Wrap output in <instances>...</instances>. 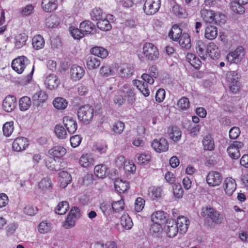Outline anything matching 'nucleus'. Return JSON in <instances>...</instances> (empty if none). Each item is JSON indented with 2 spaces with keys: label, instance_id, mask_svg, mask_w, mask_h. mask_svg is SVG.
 I'll return each mask as SVG.
<instances>
[{
  "label": "nucleus",
  "instance_id": "obj_16",
  "mask_svg": "<svg viewBox=\"0 0 248 248\" xmlns=\"http://www.w3.org/2000/svg\"><path fill=\"white\" fill-rule=\"evenodd\" d=\"M176 223L178 229H179V233L184 234L187 230L189 224V220L184 216H180L177 218Z\"/></svg>",
  "mask_w": 248,
  "mask_h": 248
},
{
  "label": "nucleus",
  "instance_id": "obj_35",
  "mask_svg": "<svg viewBox=\"0 0 248 248\" xmlns=\"http://www.w3.org/2000/svg\"><path fill=\"white\" fill-rule=\"evenodd\" d=\"M162 190L160 187H151L148 189V195L153 200H157L161 197Z\"/></svg>",
  "mask_w": 248,
  "mask_h": 248
},
{
  "label": "nucleus",
  "instance_id": "obj_43",
  "mask_svg": "<svg viewBox=\"0 0 248 248\" xmlns=\"http://www.w3.org/2000/svg\"><path fill=\"white\" fill-rule=\"evenodd\" d=\"M244 56V50L242 46L237 47L234 52L229 54V56L232 58V60L234 61V62H237V61L241 60Z\"/></svg>",
  "mask_w": 248,
  "mask_h": 248
},
{
  "label": "nucleus",
  "instance_id": "obj_40",
  "mask_svg": "<svg viewBox=\"0 0 248 248\" xmlns=\"http://www.w3.org/2000/svg\"><path fill=\"white\" fill-rule=\"evenodd\" d=\"M38 188L42 191H45L47 190H50L52 187V184L49 178H43L38 184Z\"/></svg>",
  "mask_w": 248,
  "mask_h": 248
},
{
  "label": "nucleus",
  "instance_id": "obj_64",
  "mask_svg": "<svg viewBox=\"0 0 248 248\" xmlns=\"http://www.w3.org/2000/svg\"><path fill=\"white\" fill-rule=\"evenodd\" d=\"M124 203L122 200H120L117 202H114L111 203V207L113 210L116 212H118L120 211L124 210Z\"/></svg>",
  "mask_w": 248,
  "mask_h": 248
},
{
  "label": "nucleus",
  "instance_id": "obj_44",
  "mask_svg": "<svg viewBox=\"0 0 248 248\" xmlns=\"http://www.w3.org/2000/svg\"><path fill=\"white\" fill-rule=\"evenodd\" d=\"M121 224L125 230H130L133 226L132 220L128 215H124L121 217Z\"/></svg>",
  "mask_w": 248,
  "mask_h": 248
},
{
  "label": "nucleus",
  "instance_id": "obj_8",
  "mask_svg": "<svg viewBox=\"0 0 248 248\" xmlns=\"http://www.w3.org/2000/svg\"><path fill=\"white\" fill-rule=\"evenodd\" d=\"M114 72V75H118L120 77H128L133 74V70L125 64L120 65L115 64Z\"/></svg>",
  "mask_w": 248,
  "mask_h": 248
},
{
  "label": "nucleus",
  "instance_id": "obj_38",
  "mask_svg": "<svg viewBox=\"0 0 248 248\" xmlns=\"http://www.w3.org/2000/svg\"><path fill=\"white\" fill-rule=\"evenodd\" d=\"M147 83H144L142 81L136 80L135 84H136L137 88L140 92V93L145 97L148 96L150 94V91L148 89Z\"/></svg>",
  "mask_w": 248,
  "mask_h": 248
},
{
  "label": "nucleus",
  "instance_id": "obj_4",
  "mask_svg": "<svg viewBox=\"0 0 248 248\" xmlns=\"http://www.w3.org/2000/svg\"><path fill=\"white\" fill-rule=\"evenodd\" d=\"M30 63L29 60L25 56H20L14 59L11 63L13 69L18 74H21L26 66Z\"/></svg>",
  "mask_w": 248,
  "mask_h": 248
},
{
  "label": "nucleus",
  "instance_id": "obj_49",
  "mask_svg": "<svg viewBox=\"0 0 248 248\" xmlns=\"http://www.w3.org/2000/svg\"><path fill=\"white\" fill-rule=\"evenodd\" d=\"M54 107L58 109H63L67 106L66 100L62 97L56 98L53 102Z\"/></svg>",
  "mask_w": 248,
  "mask_h": 248
},
{
  "label": "nucleus",
  "instance_id": "obj_54",
  "mask_svg": "<svg viewBox=\"0 0 248 248\" xmlns=\"http://www.w3.org/2000/svg\"><path fill=\"white\" fill-rule=\"evenodd\" d=\"M137 156V162L140 164H147L151 159V155L148 154H138L136 155Z\"/></svg>",
  "mask_w": 248,
  "mask_h": 248
},
{
  "label": "nucleus",
  "instance_id": "obj_7",
  "mask_svg": "<svg viewBox=\"0 0 248 248\" xmlns=\"http://www.w3.org/2000/svg\"><path fill=\"white\" fill-rule=\"evenodd\" d=\"M151 146L156 153H160L167 151L169 145L167 139L161 138L154 139L152 142Z\"/></svg>",
  "mask_w": 248,
  "mask_h": 248
},
{
  "label": "nucleus",
  "instance_id": "obj_11",
  "mask_svg": "<svg viewBox=\"0 0 248 248\" xmlns=\"http://www.w3.org/2000/svg\"><path fill=\"white\" fill-rule=\"evenodd\" d=\"M201 14L205 22L209 23H217L218 19L217 15H216L213 11L203 9L201 11Z\"/></svg>",
  "mask_w": 248,
  "mask_h": 248
},
{
  "label": "nucleus",
  "instance_id": "obj_1",
  "mask_svg": "<svg viewBox=\"0 0 248 248\" xmlns=\"http://www.w3.org/2000/svg\"><path fill=\"white\" fill-rule=\"evenodd\" d=\"M201 216L205 219H210L216 224H221L224 220L223 215L210 206H203L202 208Z\"/></svg>",
  "mask_w": 248,
  "mask_h": 248
},
{
  "label": "nucleus",
  "instance_id": "obj_37",
  "mask_svg": "<svg viewBox=\"0 0 248 248\" xmlns=\"http://www.w3.org/2000/svg\"><path fill=\"white\" fill-rule=\"evenodd\" d=\"M245 5H242L239 1L234 0L230 3V8L232 11L237 14H242L245 12Z\"/></svg>",
  "mask_w": 248,
  "mask_h": 248
},
{
  "label": "nucleus",
  "instance_id": "obj_13",
  "mask_svg": "<svg viewBox=\"0 0 248 248\" xmlns=\"http://www.w3.org/2000/svg\"><path fill=\"white\" fill-rule=\"evenodd\" d=\"M223 186L226 194L231 196L236 188V183L233 179L228 177L225 179Z\"/></svg>",
  "mask_w": 248,
  "mask_h": 248
},
{
  "label": "nucleus",
  "instance_id": "obj_10",
  "mask_svg": "<svg viewBox=\"0 0 248 248\" xmlns=\"http://www.w3.org/2000/svg\"><path fill=\"white\" fill-rule=\"evenodd\" d=\"M222 180L220 173L217 171H211L208 173L206 177V181L210 186H219Z\"/></svg>",
  "mask_w": 248,
  "mask_h": 248
},
{
  "label": "nucleus",
  "instance_id": "obj_47",
  "mask_svg": "<svg viewBox=\"0 0 248 248\" xmlns=\"http://www.w3.org/2000/svg\"><path fill=\"white\" fill-rule=\"evenodd\" d=\"M182 136V132L177 126H172L170 133V138L173 141L176 142L180 140Z\"/></svg>",
  "mask_w": 248,
  "mask_h": 248
},
{
  "label": "nucleus",
  "instance_id": "obj_55",
  "mask_svg": "<svg viewBox=\"0 0 248 248\" xmlns=\"http://www.w3.org/2000/svg\"><path fill=\"white\" fill-rule=\"evenodd\" d=\"M69 31L72 36L75 39H80L84 35L83 32L81 31V28L78 29L71 26L69 27Z\"/></svg>",
  "mask_w": 248,
  "mask_h": 248
},
{
  "label": "nucleus",
  "instance_id": "obj_19",
  "mask_svg": "<svg viewBox=\"0 0 248 248\" xmlns=\"http://www.w3.org/2000/svg\"><path fill=\"white\" fill-rule=\"evenodd\" d=\"M41 6L46 12H53L57 8V0H42Z\"/></svg>",
  "mask_w": 248,
  "mask_h": 248
},
{
  "label": "nucleus",
  "instance_id": "obj_32",
  "mask_svg": "<svg viewBox=\"0 0 248 248\" xmlns=\"http://www.w3.org/2000/svg\"><path fill=\"white\" fill-rule=\"evenodd\" d=\"M32 45L33 48L36 50L43 48L45 46L44 38L40 34L35 35L32 39Z\"/></svg>",
  "mask_w": 248,
  "mask_h": 248
},
{
  "label": "nucleus",
  "instance_id": "obj_51",
  "mask_svg": "<svg viewBox=\"0 0 248 248\" xmlns=\"http://www.w3.org/2000/svg\"><path fill=\"white\" fill-rule=\"evenodd\" d=\"M54 132L57 137L61 139H65L67 136V132L63 126L57 124L55 126Z\"/></svg>",
  "mask_w": 248,
  "mask_h": 248
},
{
  "label": "nucleus",
  "instance_id": "obj_58",
  "mask_svg": "<svg viewBox=\"0 0 248 248\" xmlns=\"http://www.w3.org/2000/svg\"><path fill=\"white\" fill-rule=\"evenodd\" d=\"M79 162L82 167L86 168L93 164V160L88 155H84L80 158Z\"/></svg>",
  "mask_w": 248,
  "mask_h": 248
},
{
  "label": "nucleus",
  "instance_id": "obj_61",
  "mask_svg": "<svg viewBox=\"0 0 248 248\" xmlns=\"http://www.w3.org/2000/svg\"><path fill=\"white\" fill-rule=\"evenodd\" d=\"M173 192L177 198H182L183 195V190L180 184H175L172 186Z\"/></svg>",
  "mask_w": 248,
  "mask_h": 248
},
{
  "label": "nucleus",
  "instance_id": "obj_46",
  "mask_svg": "<svg viewBox=\"0 0 248 248\" xmlns=\"http://www.w3.org/2000/svg\"><path fill=\"white\" fill-rule=\"evenodd\" d=\"M114 186L115 190L119 193H124L128 189V183L122 180L116 181Z\"/></svg>",
  "mask_w": 248,
  "mask_h": 248
},
{
  "label": "nucleus",
  "instance_id": "obj_9",
  "mask_svg": "<svg viewBox=\"0 0 248 248\" xmlns=\"http://www.w3.org/2000/svg\"><path fill=\"white\" fill-rule=\"evenodd\" d=\"M158 76V71L155 65L151 66L148 70V74H143L141 76V78L145 82L150 85L154 83V78H156Z\"/></svg>",
  "mask_w": 248,
  "mask_h": 248
},
{
  "label": "nucleus",
  "instance_id": "obj_41",
  "mask_svg": "<svg viewBox=\"0 0 248 248\" xmlns=\"http://www.w3.org/2000/svg\"><path fill=\"white\" fill-rule=\"evenodd\" d=\"M31 104V101L30 98L26 96L22 97L19 100V107L21 111L28 110Z\"/></svg>",
  "mask_w": 248,
  "mask_h": 248
},
{
  "label": "nucleus",
  "instance_id": "obj_57",
  "mask_svg": "<svg viewBox=\"0 0 248 248\" xmlns=\"http://www.w3.org/2000/svg\"><path fill=\"white\" fill-rule=\"evenodd\" d=\"M229 156L232 159H237L240 156V153L239 150L232 146H229L227 149Z\"/></svg>",
  "mask_w": 248,
  "mask_h": 248
},
{
  "label": "nucleus",
  "instance_id": "obj_15",
  "mask_svg": "<svg viewBox=\"0 0 248 248\" xmlns=\"http://www.w3.org/2000/svg\"><path fill=\"white\" fill-rule=\"evenodd\" d=\"M60 83V80L54 74H50L47 76L45 80L46 86L50 90L57 88Z\"/></svg>",
  "mask_w": 248,
  "mask_h": 248
},
{
  "label": "nucleus",
  "instance_id": "obj_24",
  "mask_svg": "<svg viewBox=\"0 0 248 248\" xmlns=\"http://www.w3.org/2000/svg\"><path fill=\"white\" fill-rule=\"evenodd\" d=\"M207 55L213 60L218 59L220 52L217 46L213 43L207 45Z\"/></svg>",
  "mask_w": 248,
  "mask_h": 248
},
{
  "label": "nucleus",
  "instance_id": "obj_20",
  "mask_svg": "<svg viewBox=\"0 0 248 248\" xmlns=\"http://www.w3.org/2000/svg\"><path fill=\"white\" fill-rule=\"evenodd\" d=\"M70 72L72 77L76 80L81 79L85 74L84 68L76 64L72 66Z\"/></svg>",
  "mask_w": 248,
  "mask_h": 248
},
{
  "label": "nucleus",
  "instance_id": "obj_34",
  "mask_svg": "<svg viewBox=\"0 0 248 248\" xmlns=\"http://www.w3.org/2000/svg\"><path fill=\"white\" fill-rule=\"evenodd\" d=\"M217 35V28L214 26H208L205 31L204 36L206 38L209 40L215 39Z\"/></svg>",
  "mask_w": 248,
  "mask_h": 248
},
{
  "label": "nucleus",
  "instance_id": "obj_2",
  "mask_svg": "<svg viewBox=\"0 0 248 248\" xmlns=\"http://www.w3.org/2000/svg\"><path fill=\"white\" fill-rule=\"evenodd\" d=\"M78 117L79 121L84 124H89L93 117V108L90 105H84L78 111Z\"/></svg>",
  "mask_w": 248,
  "mask_h": 248
},
{
  "label": "nucleus",
  "instance_id": "obj_22",
  "mask_svg": "<svg viewBox=\"0 0 248 248\" xmlns=\"http://www.w3.org/2000/svg\"><path fill=\"white\" fill-rule=\"evenodd\" d=\"M196 49L201 58L205 60L207 56V46L202 41H198L196 43Z\"/></svg>",
  "mask_w": 248,
  "mask_h": 248
},
{
  "label": "nucleus",
  "instance_id": "obj_23",
  "mask_svg": "<svg viewBox=\"0 0 248 248\" xmlns=\"http://www.w3.org/2000/svg\"><path fill=\"white\" fill-rule=\"evenodd\" d=\"M167 235L169 237H173L176 235L177 233L179 232L178 229L176 221L172 220L167 223V228L165 229Z\"/></svg>",
  "mask_w": 248,
  "mask_h": 248
},
{
  "label": "nucleus",
  "instance_id": "obj_26",
  "mask_svg": "<svg viewBox=\"0 0 248 248\" xmlns=\"http://www.w3.org/2000/svg\"><path fill=\"white\" fill-rule=\"evenodd\" d=\"M167 214L162 211H158L154 213L151 216L153 222L162 224L166 220Z\"/></svg>",
  "mask_w": 248,
  "mask_h": 248
},
{
  "label": "nucleus",
  "instance_id": "obj_53",
  "mask_svg": "<svg viewBox=\"0 0 248 248\" xmlns=\"http://www.w3.org/2000/svg\"><path fill=\"white\" fill-rule=\"evenodd\" d=\"M2 129L4 136H10L14 130V122L13 121L6 122L3 124Z\"/></svg>",
  "mask_w": 248,
  "mask_h": 248
},
{
  "label": "nucleus",
  "instance_id": "obj_36",
  "mask_svg": "<svg viewBox=\"0 0 248 248\" xmlns=\"http://www.w3.org/2000/svg\"><path fill=\"white\" fill-rule=\"evenodd\" d=\"M91 52L93 55L101 58H105L108 55V50L101 46H96L93 47L91 49Z\"/></svg>",
  "mask_w": 248,
  "mask_h": 248
},
{
  "label": "nucleus",
  "instance_id": "obj_50",
  "mask_svg": "<svg viewBox=\"0 0 248 248\" xmlns=\"http://www.w3.org/2000/svg\"><path fill=\"white\" fill-rule=\"evenodd\" d=\"M90 15L93 20L99 21L103 18L102 10L99 7H95L92 10Z\"/></svg>",
  "mask_w": 248,
  "mask_h": 248
},
{
  "label": "nucleus",
  "instance_id": "obj_59",
  "mask_svg": "<svg viewBox=\"0 0 248 248\" xmlns=\"http://www.w3.org/2000/svg\"><path fill=\"white\" fill-rule=\"evenodd\" d=\"M114 65L113 68H111L108 65L103 66L100 69V74L104 77H107L111 75H114Z\"/></svg>",
  "mask_w": 248,
  "mask_h": 248
},
{
  "label": "nucleus",
  "instance_id": "obj_48",
  "mask_svg": "<svg viewBox=\"0 0 248 248\" xmlns=\"http://www.w3.org/2000/svg\"><path fill=\"white\" fill-rule=\"evenodd\" d=\"M98 28L103 31H109L111 29V25L108 18H103L102 19L98 21L97 23Z\"/></svg>",
  "mask_w": 248,
  "mask_h": 248
},
{
  "label": "nucleus",
  "instance_id": "obj_52",
  "mask_svg": "<svg viewBox=\"0 0 248 248\" xmlns=\"http://www.w3.org/2000/svg\"><path fill=\"white\" fill-rule=\"evenodd\" d=\"M187 58L190 60V64L196 69L200 68L202 62L200 60L192 53L188 54Z\"/></svg>",
  "mask_w": 248,
  "mask_h": 248
},
{
  "label": "nucleus",
  "instance_id": "obj_27",
  "mask_svg": "<svg viewBox=\"0 0 248 248\" xmlns=\"http://www.w3.org/2000/svg\"><path fill=\"white\" fill-rule=\"evenodd\" d=\"M178 41L180 46L184 49L187 50L191 47V39L188 33H183Z\"/></svg>",
  "mask_w": 248,
  "mask_h": 248
},
{
  "label": "nucleus",
  "instance_id": "obj_33",
  "mask_svg": "<svg viewBox=\"0 0 248 248\" xmlns=\"http://www.w3.org/2000/svg\"><path fill=\"white\" fill-rule=\"evenodd\" d=\"M48 153L54 157H60L66 154V149L62 146H57L50 149Z\"/></svg>",
  "mask_w": 248,
  "mask_h": 248
},
{
  "label": "nucleus",
  "instance_id": "obj_31",
  "mask_svg": "<svg viewBox=\"0 0 248 248\" xmlns=\"http://www.w3.org/2000/svg\"><path fill=\"white\" fill-rule=\"evenodd\" d=\"M28 37V35L24 33L16 35L15 37L16 47L19 49L25 45Z\"/></svg>",
  "mask_w": 248,
  "mask_h": 248
},
{
  "label": "nucleus",
  "instance_id": "obj_18",
  "mask_svg": "<svg viewBox=\"0 0 248 248\" xmlns=\"http://www.w3.org/2000/svg\"><path fill=\"white\" fill-rule=\"evenodd\" d=\"M28 145L27 139L20 137L15 140L12 144V148L14 151L19 152L25 150Z\"/></svg>",
  "mask_w": 248,
  "mask_h": 248
},
{
  "label": "nucleus",
  "instance_id": "obj_5",
  "mask_svg": "<svg viewBox=\"0 0 248 248\" xmlns=\"http://www.w3.org/2000/svg\"><path fill=\"white\" fill-rule=\"evenodd\" d=\"M239 77L236 71H229L226 74V79L230 84V90L233 93H236L239 90Z\"/></svg>",
  "mask_w": 248,
  "mask_h": 248
},
{
  "label": "nucleus",
  "instance_id": "obj_3",
  "mask_svg": "<svg viewBox=\"0 0 248 248\" xmlns=\"http://www.w3.org/2000/svg\"><path fill=\"white\" fill-rule=\"evenodd\" d=\"M142 53L149 61H155L159 56V51L156 46L150 43H146L142 47Z\"/></svg>",
  "mask_w": 248,
  "mask_h": 248
},
{
  "label": "nucleus",
  "instance_id": "obj_6",
  "mask_svg": "<svg viewBox=\"0 0 248 248\" xmlns=\"http://www.w3.org/2000/svg\"><path fill=\"white\" fill-rule=\"evenodd\" d=\"M160 7V0H146L143 6V10L147 15L155 14Z\"/></svg>",
  "mask_w": 248,
  "mask_h": 248
},
{
  "label": "nucleus",
  "instance_id": "obj_63",
  "mask_svg": "<svg viewBox=\"0 0 248 248\" xmlns=\"http://www.w3.org/2000/svg\"><path fill=\"white\" fill-rule=\"evenodd\" d=\"M144 205V200L141 197L137 198L135 202V211L138 212L141 211L143 209Z\"/></svg>",
  "mask_w": 248,
  "mask_h": 248
},
{
  "label": "nucleus",
  "instance_id": "obj_17",
  "mask_svg": "<svg viewBox=\"0 0 248 248\" xmlns=\"http://www.w3.org/2000/svg\"><path fill=\"white\" fill-rule=\"evenodd\" d=\"M47 99V94L42 91H40L34 93L32 96L33 105L39 106L41 104L44 103Z\"/></svg>",
  "mask_w": 248,
  "mask_h": 248
},
{
  "label": "nucleus",
  "instance_id": "obj_29",
  "mask_svg": "<svg viewBox=\"0 0 248 248\" xmlns=\"http://www.w3.org/2000/svg\"><path fill=\"white\" fill-rule=\"evenodd\" d=\"M79 28L84 34H89L95 29V25L91 21L86 20L80 24Z\"/></svg>",
  "mask_w": 248,
  "mask_h": 248
},
{
  "label": "nucleus",
  "instance_id": "obj_39",
  "mask_svg": "<svg viewBox=\"0 0 248 248\" xmlns=\"http://www.w3.org/2000/svg\"><path fill=\"white\" fill-rule=\"evenodd\" d=\"M149 231L150 233L154 237H159L163 231L161 224L153 222L150 226Z\"/></svg>",
  "mask_w": 248,
  "mask_h": 248
},
{
  "label": "nucleus",
  "instance_id": "obj_12",
  "mask_svg": "<svg viewBox=\"0 0 248 248\" xmlns=\"http://www.w3.org/2000/svg\"><path fill=\"white\" fill-rule=\"evenodd\" d=\"M63 124L66 130L70 134L74 133L77 129V123L72 117L69 116L64 117L63 118Z\"/></svg>",
  "mask_w": 248,
  "mask_h": 248
},
{
  "label": "nucleus",
  "instance_id": "obj_60",
  "mask_svg": "<svg viewBox=\"0 0 248 248\" xmlns=\"http://www.w3.org/2000/svg\"><path fill=\"white\" fill-rule=\"evenodd\" d=\"M177 106L182 110H186L189 107V99L186 97H183L177 102Z\"/></svg>",
  "mask_w": 248,
  "mask_h": 248
},
{
  "label": "nucleus",
  "instance_id": "obj_56",
  "mask_svg": "<svg viewBox=\"0 0 248 248\" xmlns=\"http://www.w3.org/2000/svg\"><path fill=\"white\" fill-rule=\"evenodd\" d=\"M124 128V124L121 121H117L113 125L112 130L115 135H120Z\"/></svg>",
  "mask_w": 248,
  "mask_h": 248
},
{
  "label": "nucleus",
  "instance_id": "obj_14",
  "mask_svg": "<svg viewBox=\"0 0 248 248\" xmlns=\"http://www.w3.org/2000/svg\"><path fill=\"white\" fill-rule=\"evenodd\" d=\"M16 98L13 96H6L2 103V108L4 111L6 112L12 111L16 107Z\"/></svg>",
  "mask_w": 248,
  "mask_h": 248
},
{
  "label": "nucleus",
  "instance_id": "obj_25",
  "mask_svg": "<svg viewBox=\"0 0 248 248\" xmlns=\"http://www.w3.org/2000/svg\"><path fill=\"white\" fill-rule=\"evenodd\" d=\"M46 165L48 169L54 171H58L61 170V166L59 162L56 161L54 157H48L46 159Z\"/></svg>",
  "mask_w": 248,
  "mask_h": 248
},
{
  "label": "nucleus",
  "instance_id": "obj_30",
  "mask_svg": "<svg viewBox=\"0 0 248 248\" xmlns=\"http://www.w3.org/2000/svg\"><path fill=\"white\" fill-rule=\"evenodd\" d=\"M202 143L204 150L212 151L215 148L214 140L210 135L204 137Z\"/></svg>",
  "mask_w": 248,
  "mask_h": 248
},
{
  "label": "nucleus",
  "instance_id": "obj_28",
  "mask_svg": "<svg viewBox=\"0 0 248 248\" xmlns=\"http://www.w3.org/2000/svg\"><path fill=\"white\" fill-rule=\"evenodd\" d=\"M86 63L87 68L92 70L98 68L101 64V61L99 58L91 56L87 58Z\"/></svg>",
  "mask_w": 248,
  "mask_h": 248
},
{
  "label": "nucleus",
  "instance_id": "obj_62",
  "mask_svg": "<svg viewBox=\"0 0 248 248\" xmlns=\"http://www.w3.org/2000/svg\"><path fill=\"white\" fill-rule=\"evenodd\" d=\"M51 230L50 223L46 221L41 222L38 226V231L41 233H45L49 232Z\"/></svg>",
  "mask_w": 248,
  "mask_h": 248
},
{
  "label": "nucleus",
  "instance_id": "obj_21",
  "mask_svg": "<svg viewBox=\"0 0 248 248\" xmlns=\"http://www.w3.org/2000/svg\"><path fill=\"white\" fill-rule=\"evenodd\" d=\"M71 176L68 172L62 171L59 173V182L62 187H65L71 183Z\"/></svg>",
  "mask_w": 248,
  "mask_h": 248
},
{
  "label": "nucleus",
  "instance_id": "obj_42",
  "mask_svg": "<svg viewBox=\"0 0 248 248\" xmlns=\"http://www.w3.org/2000/svg\"><path fill=\"white\" fill-rule=\"evenodd\" d=\"M107 169L108 168L105 165H97L94 168V172L98 178H103L106 174Z\"/></svg>",
  "mask_w": 248,
  "mask_h": 248
},
{
  "label": "nucleus",
  "instance_id": "obj_45",
  "mask_svg": "<svg viewBox=\"0 0 248 248\" xmlns=\"http://www.w3.org/2000/svg\"><path fill=\"white\" fill-rule=\"evenodd\" d=\"M69 208V203L66 201L60 202L55 209V213L62 215L65 214Z\"/></svg>",
  "mask_w": 248,
  "mask_h": 248
}]
</instances>
